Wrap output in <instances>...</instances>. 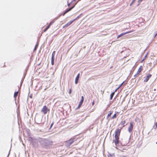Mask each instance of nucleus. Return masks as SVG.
<instances>
[{
  "instance_id": "obj_20",
  "label": "nucleus",
  "mask_w": 157,
  "mask_h": 157,
  "mask_svg": "<svg viewBox=\"0 0 157 157\" xmlns=\"http://www.w3.org/2000/svg\"><path fill=\"white\" fill-rule=\"evenodd\" d=\"M143 1V0H138V2L139 3V4L138 5V6H139L140 5V3Z\"/></svg>"
},
{
  "instance_id": "obj_4",
  "label": "nucleus",
  "mask_w": 157,
  "mask_h": 157,
  "mask_svg": "<svg viewBox=\"0 0 157 157\" xmlns=\"http://www.w3.org/2000/svg\"><path fill=\"white\" fill-rule=\"evenodd\" d=\"M41 111L44 114H46L48 112H49L50 109L46 105H44L41 109Z\"/></svg>"
},
{
  "instance_id": "obj_34",
  "label": "nucleus",
  "mask_w": 157,
  "mask_h": 157,
  "mask_svg": "<svg viewBox=\"0 0 157 157\" xmlns=\"http://www.w3.org/2000/svg\"><path fill=\"white\" fill-rule=\"evenodd\" d=\"M156 128H157V122H156Z\"/></svg>"
},
{
  "instance_id": "obj_3",
  "label": "nucleus",
  "mask_w": 157,
  "mask_h": 157,
  "mask_svg": "<svg viewBox=\"0 0 157 157\" xmlns=\"http://www.w3.org/2000/svg\"><path fill=\"white\" fill-rule=\"evenodd\" d=\"M77 140V138L72 137L70 139L66 141V144L67 146H70L71 144H73Z\"/></svg>"
},
{
  "instance_id": "obj_36",
  "label": "nucleus",
  "mask_w": 157,
  "mask_h": 157,
  "mask_svg": "<svg viewBox=\"0 0 157 157\" xmlns=\"http://www.w3.org/2000/svg\"><path fill=\"white\" fill-rule=\"evenodd\" d=\"M121 157H126V156H121Z\"/></svg>"
},
{
  "instance_id": "obj_12",
  "label": "nucleus",
  "mask_w": 157,
  "mask_h": 157,
  "mask_svg": "<svg viewBox=\"0 0 157 157\" xmlns=\"http://www.w3.org/2000/svg\"><path fill=\"white\" fill-rule=\"evenodd\" d=\"M54 58L52 57L51 63L52 65H53L54 64Z\"/></svg>"
},
{
  "instance_id": "obj_2",
  "label": "nucleus",
  "mask_w": 157,
  "mask_h": 157,
  "mask_svg": "<svg viewBox=\"0 0 157 157\" xmlns=\"http://www.w3.org/2000/svg\"><path fill=\"white\" fill-rule=\"evenodd\" d=\"M121 132V129H117L115 131L114 136L115 140L114 141V142L116 145H117L119 144V137L120 135Z\"/></svg>"
},
{
  "instance_id": "obj_1",
  "label": "nucleus",
  "mask_w": 157,
  "mask_h": 157,
  "mask_svg": "<svg viewBox=\"0 0 157 157\" xmlns=\"http://www.w3.org/2000/svg\"><path fill=\"white\" fill-rule=\"evenodd\" d=\"M76 0H68L67 1V6L70 7V8L67 9L62 14V15L64 16L66 13L70 11L76 5L77 2H75Z\"/></svg>"
},
{
  "instance_id": "obj_37",
  "label": "nucleus",
  "mask_w": 157,
  "mask_h": 157,
  "mask_svg": "<svg viewBox=\"0 0 157 157\" xmlns=\"http://www.w3.org/2000/svg\"><path fill=\"white\" fill-rule=\"evenodd\" d=\"M79 143V142H78V143H76V144H78Z\"/></svg>"
},
{
  "instance_id": "obj_16",
  "label": "nucleus",
  "mask_w": 157,
  "mask_h": 157,
  "mask_svg": "<svg viewBox=\"0 0 157 157\" xmlns=\"http://www.w3.org/2000/svg\"><path fill=\"white\" fill-rule=\"evenodd\" d=\"M126 123V121L125 120H124L123 121H121V124L122 125H123L124 124Z\"/></svg>"
},
{
  "instance_id": "obj_14",
  "label": "nucleus",
  "mask_w": 157,
  "mask_h": 157,
  "mask_svg": "<svg viewBox=\"0 0 157 157\" xmlns=\"http://www.w3.org/2000/svg\"><path fill=\"white\" fill-rule=\"evenodd\" d=\"M79 78L76 77L75 81V84H77L78 83Z\"/></svg>"
},
{
  "instance_id": "obj_42",
  "label": "nucleus",
  "mask_w": 157,
  "mask_h": 157,
  "mask_svg": "<svg viewBox=\"0 0 157 157\" xmlns=\"http://www.w3.org/2000/svg\"><path fill=\"white\" fill-rule=\"evenodd\" d=\"M94 157H97V156H94Z\"/></svg>"
},
{
  "instance_id": "obj_29",
  "label": "nucleus",
  "mask_w": 157,
  "mask_h": 157,
  "mask_svg": "<svg viewBox=\"0 0 157 157\" xmlns=\"http://www.w3.org/2000/svg\"><path fill=\"white\" fill-rule=\"evenodd\" d=\"M37 47V45H36V46L35 47V48H34V51H35Z\"/></svg>"
},
{
  "instance_id": "obj_22",
  "label": "nucleus",
  "mask_w": 157,
  "mask_h": 157,
  "mask_svg": "<svg viewBox=\"0 0 157 157\" xmlns=\"http://www.w3.org/2000/svg\"><path fill=\"white\" fill-rule=\"evenodd\" d=\"M54 22V21H51L50 23V24H49V25H50V26L51 25H52V24H53Z\"/></svg>"
},
{
  "instance_id": "obj_28",
  "label": "nucleus",
  "mask_w": 157,
  "mask_h": 157,
  "mask_svg": "<svg viewBox=\"0 0 157 157\" xmlns=\"http://www.w3.org/2000/svg\"><path fill=\"white\" fill-rule=\"evenodd\" d=\"M79 18V16H78V17H77L76 18H75V21L77 19H78Z\"/></svg>"
},
{
  "instance_id": "obj_9",
  "label": "nucleus",
  "mask_w": 157,
  "mask_h": 157,
  "mask_svg": "<svg viewBox=\"0 0 157 157\" xmlns=\"http://www.w3.org/2000/svg\"><path fill=\"white\" fill-rule=\"evenodd\" d=\"M152 76L151 75L148 74L147 75L146 77L145 78V79L144 80V82H147L149 78H150Z\"/></svg>"
},
{
  "instance_id": "obj_31",
  "label": "nucleus",
  "mask_w": 157,
  "mask_h": 157,
  "mask_svg": "<svg viewBox=\"0 0 157 157\" xmlns=\"http://www.w3.org/2000/svg\"><path fill=\"white\" fill-rule=\"evenodd\" d=\"M83 102V100H81L80 102H81V103H82V104Z\"/></svg>"
},
{
  "instance_id": "obj_10",
  "label": "nucleus",
  "mask_w": 157,
  "mask_h": 157,
  "mask_svg": "<svg viewBox=\"0 0 157 157\" xmlns=\"http://www.w3.org/2000/svg\"><path fill=\"white\" fill-rule=\"evenodd\" d=\"M113 113V111H110V112H109V113L108 114L107 116V119H108L109 117L112 114V113Z\"/></svg>"
},
{
  "instance_id": "obj_26",
  "label": "nucleus",
  "mask_w": 157,
  "mask_h": 157,
  "mask_svg": "<svg viewBox=\"0 0 157 157\" xmlns=\"http://www.w3.org/2000/svg\"><path fill=\"white\" fill-rule=\"evenodd\" d=\"M94 104V101L93 100V101L92 102V105H93Z\"/></svg>"
},
{
  "instance_id": "obj_15",
  "label": "nucleus",
  "mask_w": 157,
  "mask_h": 157,
  "mask_svg": "<svg viewBox=\"0 0 157 157\" xmlns=\"http://www.w3.org/2000/svg\"><path fill=\"white\" fill-rule=\"evenodd\" d=\"M82 104V103H81V102H79L77 108V109H78L81 107Z\"/></svg>"
},
{
  "instance_id": "obj_23",
  "label": "nucleus",
  "mask_w": 157,
  "mask_h": 157,
  "mask_svg": "<svg viewBox=\"0 0 157 157\" xmlns=\"http://www.w3.org/2000/svg\"><path fill=\"white\" fill-rule=\"evenodd\" d=\"M71 89H70L69 91V94H71Z\"/></svg>"
},
{
  "instance_id": "obj_41",
  "label": "nucleus",
  "mask_w": 157,
  "mask_h": 157,
  "mask_svg": "<svg viewBox=\"0 0 157 157\" xmlns=\"http://www.w3.org/2000/svg\"><path fill=\"white\" fill-rule=\"evenodd\" d=\"M156 144H157V142H156Z\"/></svg>"
},
{
  "instance_id": "obj_25",
  "label": "nucleus",
  "mask_w": 157,
  "mask_h": 157,
  "mask_svg": "<svg viewBox=\"0 0 157 157\" xmlns=\"http://www.w3.org/2000/svg\"><path fill=\"white\" fill-rule=\"evenodd\" d=\"M81 100H83L84 101V97L83 96H82L81 97Z\"/></svg>"
},
{
  "instance_id": "obj_38",
  "label": "nucleus",
  "mask_w": 157,
  "mask_h": 157,
  "mask_svg": "<svg viewBox=\"0 0 157 157\" xmlns=\"http://www.w3.org/2000/svg\"><path fill=\"white\" fill-rule=\"evenodd\" d=\"M157 35V33L155 34V37Z\"/></svg>"
},
{
  "instance_id": "obj_18",
  "label": "nucleus",
  "mask_w": 157,
  "mask_h": 157,
  "mask_svg": "<svg viewBox=\"0 0 157 157\" xmlns=\"http://www.w3.org/2000/svg\"><path fill=\"white\" fill-rule=\"evenodd\" d=\"M55 52H56L55 51H54L53 52H52V57L54 58V56H55Z\"/></svg>"
},
{
  "instance_id": "obj_30",
  "label": "nucleus",
  "mask_w": 157,
  "mask_h": 157,
  "mask_svg": "<svg viewBox=\"0 0 157 157\" xmlns=\"http://www.w3.org/2000/svg\"><path fill=\"white\" fill-rule=\"evenodd\" d=\"M53 124V123H52V124H51V126H50V128H51L52 127V126Z\"/></svg>"
},
{
  "instance_id": "obj_24",
  "label": "nucleus",
  "mask_w": 157,
  "mask_h": 157,
  "mask_svg": "<svg viewBox=\"0 0 157 157\" xmlns=\"http://www.w3.org/2000/svg\"><path fill=\"white\" fill-rule=\"evenodd\" d=\"M79 75H80V74L79 73H78L77 76H76V78H79Z\"/></svg>"
},
{
  "instance_id": "obj_33",
  "label": "nucleus",
  "mask_w": 157,
  "mask_h": 157,
  "mask_svg": "<svg viewBox=\"0 0 157 157\" xmlns=\"http://www.w3.org/2000/svg\"><path fill=\"white\" fill-rule=\"evenodd\" d=\"M118 89H118V88H117V89L115 90V92H116V91L117 90H118Z\"/></svg>"
},
{
  "instance_id": "obj_13",
  "label": "nucleus",
  "mask_w": 157,
  "mask_h": 157,
  "mask_svg": "<svg viewBox=\"0 0 157 157\" xmlns=\"http://www.w3.org/2000/svg\"><path fill=\"white\" fill-rule=\"evenodd\" d=\"M18 94V91L15 92L14 94V97L16 98Z\"/></svg>"
},
{
  "instance_id": "obj_21",
  "label": "nucleus",
  "mask_w": 157,
  "mask_h": 157,
  "mask_svg": "<svg viewBox=\"0 0 157 157\" xmlns=\"http://www.w3.org/2000/svg\"><path fill=\"white\" fill-rule=\"evenodd\" d=\"M124 82H123L120 86H119L118 87V89H119L124 84Z\"/></svg>"
},
{
  "instance_id": "obj_17",
  "label": "nucleus",
  "mask_w": 157,
  "mask_h": 157,
  "mask_svg": "<svg viewBox=\"0 0 157 157\" xmlns=\"http://www.w3.org/2000/svg\"><path fill=\"white\" fill-rule=\"evenodd\" d=\"M50 27V25H48L44 30V32H45Z\"/></svg>"
},
{
  "instance_id": "obj_11",
  "label": "nucleus",
  "mask_w": 157,
  "mask_h": 157,
  "mask_svg": "<svg viewBox=\"0 0 157 157\" xmlns=\"http://www.w3.org/2000/svg\"><path fill=\"white\" fill-rule=\"evenodd\" d=\"M115 94V92H113L112 93H111V94L110 95V100H112L113 98L114 95Z\"/></svg>"
},
{
  "instance_id": "obj_7",
  "label": "nucleus",
  "mask_w": 157,
  "mask_h": 157,
  "mask_svg": "<svg viewBox=\"0 0 157 157\" xmlns=\"http://www.w3.org/2000/svg\"><path fill=\"white\" fill-rule=\"evenodd\" d=\"M75 21V19H74L73 20L69 22H68L65 25L63 26V28H65L66 27H67L70 25H71L74 21Z\"/></svg>"
},
{
  "instance_id": "obj_8",
  "label": "nucleus",
  "mask_w": 157,
  "mask_h": 157,
  "mask_svg": "<svg viewBox=\"0 0 157 157\" xmlns=\"http://www.w3.org/2000/svg\"><path fill=\"white\" fill-rule=\"evenodd\" d=\"M133 32V30H131V31H128V32H126L125 33H122L121 34H120V35H118L117 36V38H118L120 37H121V36L126 34H127V33H131V32Z\"/></svg>"
},
{
  "instance_id": "obj_32",
  "label": "nucleus",
  "mask_w": 157,
  "mask_h": 157,
  "mask_svg": "<svg viewBox=\"0 0 157 157\" xmlns=\"http://www.w3.org/2000/svg\"><path fill=\"white\" fill-rule=\"evenodd\" d=\"M144 59L142 60L141 61V63H142L144 61Z\"/></svg>"
},
{
  "instance_id": "obj_40",
  "label": "nucleus",
  "mask_w": 157,
  "mask_h": 157,
  "mask_svg": "<svg viewBox=\"0 0 157 157\" xmlns=\"http://www.w3.org/2000/svg\"><path fill=\"white\" fill-rule=\"evenodd\" d=\"M154 90H156V89H155Z\"/></svg>"
},
{
  "instance_id": "obj_39",
  "label": "nucleus",
  "mask_w": 157,
  "mask_h": 157,
  "mask_svg": "<svg viewBox=\"0 0 157 157\" xmlns=\"http://www.w3.org/2000/svg\"><path fill=\"white\" fill-rule=\"evenodd\" d=\"M146 57V56H145V57H144V59H145V58Z\"/></svg>"
},
{
  "instance_id": "obj_27",
  "label": "nucleus",
  "mask_w": 157,
  "mask_h": 157,
  "mask_svg": "<svg viewBox=\"0 0 157 157\" xmlns=\"http://www.w3.org/2000/svg\"><path fill=\"white\" fill-rule=\"evenodd\" d=\"M136 0H133L132 1V3H133Z\"/></svg>"
},
{
  "instance_id": "obj_35",
  "label": "nucleus",
  "mask_w": 157,
  "mask_h": 157,
  "mask_svg": "<svg viewBox=\"0 0 157 157\" xmlns=\"http://www.w3.org/2000/svg\"><path fill=\"white\" fill-rule=\"evenodd\" d=\"M133 4V3H132V2L130 4V6H131L132 5V4Z\"/></svg>"
},
{
  "instance_id": "obj_5",
  "label": "nucleus",
  "mask_w": 157,
  "mask_h": 157,
  "mask_svg": "<svg viewBox=\"0 0 157 157\" xmlns=\"http://www.w3.org/2000/svg\"><path fill=\"white\" fill-rule=\"evenodd\" d=\"M143 66H140L139 68L136 73L134 75L135 77H138L139 75H140V72L143 71Z\"/></svg>"
},
{
  "instance_id": "obj_6",
  "label": "nucleus",
  "mask_w": 157,
  "mask_h": 157,
  "mask_svg": "<svg viewBox=\"0 0 157 157\" xmlns=\"http://www.w3.org/2000/svg\"><path fill=\"white\" fill-rule=\"evenodd\" d=\"M133 123L131 122L130 123V125L128 128V131L130 132L133 129Z\"/></svg>"
},
{
  "instance_id": "obj_19",
  "label": "nucleus",
  "mask_w": 157,
  "mask_h": 157,
  "mask_svg": "<svg viewBox=\"0 0 157 157\" xmlns=\"http://www.w3.org/2000/svg\"><path fill=\"white\" fill-rule=\"evenodd\" d=\"M116 117H117L116 114H115L113 115L112 117V119H113L115 118H116Z\"/></svg>"
}]
</instances>
